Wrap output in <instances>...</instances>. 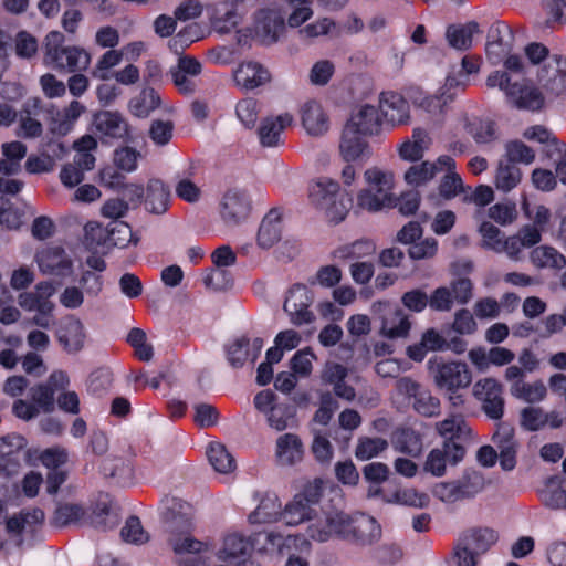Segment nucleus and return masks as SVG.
I'll list each match as a JSON object with an SVG mask.
<instances>
[{
	"mask_svg": "<svg viewBox=\"0 0 566 566\" xmlns=\"http://www.w3.org/2000/svg\"><path fill=\"white\" fill-rule=\"evenodd\" d=\"M467 87V81H460L454 75L446 78L444 85L436 95H424L419 93L411 97L415 106L426 111L429 114L438 115L443 113L444 107L457 96L458 90Z\"/></svg>",
	"mask_w": 566,
	"mask_h": 566,
	"instance_id": "13",
	"label": "nucleus"
},
{
	"mask_svg": "<svg viewBox=\"0 0 566 566\" xmlns=\"http://www.w3.org/2000/svg\"><path fill=\"white\" fill-rule=\"evenodd\" d=\"M87 237L96 240L97 243L102 241L108 242L115 247L125 248L128 244H137L138 238L135 237L130 227L123 221H112L104 231L98 222L91 221L84 227Z\"/></svg>",
	"mask_w": 566,
	"mask_h": 566,
	"instance_id": "14",
	"label": "nucleus"
},
{
	"mask_svg": "<svg viewBox=\"0 0 566 566\" xmlns=\"http://www.w3.org/2000/svg\"><path fill=\"white\" fill-rule=\"evenodd\" d=\"M316 360V355L311 347H305L297 350L290 361V367L294 375L301 378H306L313 370V361Z\"/></svg>",
	"mask_w": 566,
	"mask_h": 566,
	"instance_id": "60",
	"label": "nucleus"
},
{
	"mask_svg": "<svg viewBox=\"0 0 566 566\" xmlns=\"http://www.w3.org/2000/svg\"><path fill=\"white\" fill-rule=\"evenodd\" d=\"M388 448V442L382 438H359L355 449V455L358 460L367 461L384 452Z\"/></svg>",
	"mask_w": 566,
	"mask_h": 566,
	"instance_id": "57",
	"label": "nucleus"
},
{
	"mask_svg": "<svg viewBox=\"0 0 566 566\" xmlns=\"http://www.w3.org/2000/svg\"><path fill=\"white\" fill-rule=\"evenodd\" d=\"M479 24L470 21L462 25H451L447 30V39L451 46L458 50H465L472 45L473 35L479 33Z\"/></svg>",
	"mask_w": 566,
	"mask_h": 566,
	"instance_id": "47",
	"label": "nucleus"
},
{
	"mask_svg": "<svg viewBox=\"0 0 566 566\" xmlns=\"http://www.w3.org/2000/svg\"><path fill=\"white\" fill-rule=\"evenodd\" d=\"M44 521L40 509H25L7 521V531L13 536L33 535Z\"/></svg>",
	"mask_w": 566,
	"mask_h": 566,
	"instance_id": "28",
	"label": "nucleus"
},
{
	"mask_svg": "<svg viewBox=\"0 0 566 566\" xmlns=\"http://www.w3.org/2000/svg\"><path fill=\"white\" fill-rule=\"evenodd\" d=\"M122 60L123 53H120L119 50L106 51L97 61V64L93 71V76L102 81L109 80L113 76L111 69L118 65Z\"/></svg>",
	"mask_w": 566,
	"mask_h": 566,
	"instance_id": "62",
	"label": "nucleus"
},
{
	"mask_svg": "<svg viewBox=\"0 0 566 566\" xmlns=\"http://www.w3.org/2000/svg\"><path fill=\"white\" fill-rule=\"evenodd\" d=\"M104 282L99 274L85 270L82 272L78 285H67L59 295L60 304L67 310L80 308L88 298L97 297L103 291Z\"/></svg>",
	"mask_w": 566,
	"mask_h": 566,
	"instance_id": "10",
	"label": "nucleus"
},
{
	"mask_svg": "<svg viewBox=\"0 0 566 566\" xmlns=\"http://www.w3.org/2000/svg\"><path fill=\"white\" fill-rule=\"evenodd\" d=\"M169 191L160 180H150L147 185L145 206L153 213L161 214L168 209Z\"/></svg>",
	"mask_w": 566,
	"mask_h": 566,
	"instance_id": "45",
	"label": "nucleus"
},
{
	"mask_svg": "<svg viewBox=\"0 0 566 566\" xmlns=\"http://www.w3.org/2000/svg\"><path fill=\"white\" fill-rule=\"evenodd\" d=\"M207 457L213 469L222 474L234 471L235 461L227 448L220 442H211L207 449Z\"/></svg>",
	"mask_w": 566,
	"mask_h": 566,
	"instance_id": "50",
	"label": "nucleus"
},
{
	"mask_svg": "<svg viewBox=\"0 0 566 566\" xmlns=\"http://www.w3.org/2000/svg\"><path fill=\"white\" fill-rule=\"evenodd\" d=\"M463 500L472 499L486 486L484 475L479 471H469L461 479L455 480Z\"/></svg>",
	"mask_w": 566,
	"mask_h": 566,
	"instance_id": "56",
	"label": "nucleus"
},
{
	"mask_svg": "<svg viewBox=\"0 0 566 566\" xmlns=\"http://www.w3.org/2000/svg\"><path fill=\"white\" fill-rule=\"evenodd\" d=\"M543 503L553 510L566 509V491L555 481H548L541 492Z\"/></svg>",
	"mask_w": 566,
	"mask_h": 566,
	"instance_id": "58",
	"label": "nucleus"
},
{
	"mask_svg": "<svg viewBox=\"0 0 566 566\" xmlns=\"http://www.w3.org/2000/svg\"><path fill=\"white\" fill-rule=\"evenodd\" d=\"M514 35L504 22L493 23L488 32L485 53L492 64H500L513 49Z\"/></svg>",
	"mask_w": 566,
	"mask_h": 566,
	"instance_id": "16",
	"label": "nucleus"
},
{
	"mask_svg": "<svg viewBox=\"0 0 566 566\" xmlns=\"http://www.w3.org/2000/svg\"><path fill=\"white\" fill-rule=\"evenodd\" d=\"M541 242L536 228L522 227L514 235L505 238L501 242V250L512 260H520L523 249L531 248Z\"/></svg>",
	"mask_w": 566,
	"mask_h": 566,
	"instance_id": "30",
	"label": "nucleus"
},
{
	"mask_svg": "<svg viewBox=\"0 0 566 566\" xmlns=\"http://www.w3.org/2000/svg\"><path fill=\"white\" fill-rule=\"evenodd\" d=\"M521 208L526 219L532 221V224H525L524 227H534L542 238V232L551 221V210L543 205L532 206L527 198L524 196L521 201Z\"/></svg>",
	"mask_w": 566,
	"mask_h": 566,
	"instance_id": "53",
	"label": "nucleus"
},
{
	"mask_svg": "<svg viewBox=\"0 0 566 566\" xmlns=\"http://www.w3.org/2000/svg\"><path fill=\"white\" fill-rule=\"evenodd\" d=\"M301 334L295 329H285L280 332L274 338V346L266 350L269 363H279L284 352L295 349L301 344Z\"/></svg>",
	"mask_w": 566,
	"mask_h": 566,
	"instance_id": "42",
	"label": "nucleus"
},
{
	"mask_svg": "<svg viewBox=\"0 0 566 566\" xmlns=\"http://www.w3.org/2000/svg\"><path fill=\"white\" fill-rule=\"evenodd\" d=\"M282 223L281 212L277 209L270 210L261 221L256 233V244L260 249H271L281 239Z\"/></svg>",
	"mask_w": 566,
	"mask_h": 566,
	"instance_id": "33",
	"label": "nucleus"
},
{
	"mask_svg": "<svg viewBox=\"0 0 566 566\" xmlns=\"http://www.w3.org/2000/svg\"><path fill=\"white\" fill-rule=\"evenodd\" d=\"M448 349V340L443 334L431 327L426 329L420 342L407 348V355L415 361H422L429 352H443Z\"/></svg>",
	"mask_w": 566,
	"mask_h": 566,
	"instance_id": "32",
	"label": "nucleus"
},
{
	"mask_svg": "<svg viewBox=\"0 0 566 566\" xmlns=\"http://www.w3.org/2000/svg\"><path fill=\"white\" fill-rule=\"evenodd\" d=\"M263 345V339L260 337L253 339L239 337L227 347L228 360L233 367H241L248 360L253 363L259 357Z\"/></svg>",
	"mask_w": 566,
	"mask_h": 566,
	"instance_id": "25",
	"label": "nucleus"
},
{
	"mask_svg": "<svg viewBox=\"0 0 566 566\" xmlns=\"http://www.w3.org/2000/svg\"><path fill=\"white\" fill-rule=\"evenodd\" d=\"M346 526L343 541L359 545H370L381 536V527L378 522L364 513L348 514L345 512Z\"/></svg>",
	"mask_w": 566,
	"mask_h": 566,
	"instance_id": "11",
	"label": "nucleus"
},
{
	"mask_svg": "<svg viewBox=\"0 0 566 566\" xmlns=\"http://www.w3.org/2000/svg\"><path fill=\"white\" fill-rule=\"evenodd\" d=\"M516 75L507 72L495 71L486 78V85L491 88L499 87L505 93L507 102L514 107L527 111H538L544 105L542 93L525 80H518Z\"/></svg>",
	"mask_w": 566,
	"mask_h": 566,
	"instance_id": "4",
	"label": "nucleus"
},
{
	"mask_svg": "<svg viewBox=\"0 0 566 566\" xmlns=\"http://www.w3.org/2000/svg\"><path fill=\"white\" fill-rule=\"evenodd\" d=\"M371 313L381 321L380 335L396 339L408 336L411 323L408 315L389 301H377L371 305Z\"/></svg>",
	"mask_w": 566,
	"mask_h": 566,
	"instance_id": "9",
	"label": "nucleus"
},
{
	"mask_svg": "<svg viewBox=\"0 0 566 566\" xmlns=\"http://www.w3.org/2000/svg\"><path fill=\"white\" fill-rule=\"evenodd\" d=\"M43 63L57 71H84L91 63L90 54L78 46L64 45V35L52 31L45 36Z\"/></svg>",
	"mask_w": 566,
	"mask_h": 566,
	"instance_id": "3",
	"label": "nucleus"
},
{
	"mask_svg": "<svg viewBox=\"0 0 566 566\" xmlns=\"http://www.w3.org/2000/svg\"><path fill=\"white\" fill-rule=\"evenodd\" d=\"M175 125L170 120L155 119L151 122L148 135L153 144L158 147L166 146L174 136Z\"/></svg>",
	"mask_w": 566,
	"mask_h": 566,
	"instance_id": "63",
	"label": "nucleus"
},
{
	"mask_svg": "<svg viewBox=\"0 0 566 566\" xmlns=\"http://www.w3.org/2000/svg\"><path fill=\"white\" fill-rule=\"evenodd\" d=\"M301 123L306 134L313 137L325 135L329 129V116L316 99L304 102L300 108Z\"/></svg>",
	"mask_w": 566,
	"mask_h": 566,
	"instance_id": "21",
	"label": "nucleus"
},
{
	"mask_svg": "<svg viewBox=\"0 0 566 566\" xmlns=\"http://www.w3.org/2000/svg\"><path fill=\"white\" fill-rule=\"evenodd\" d=\"M363 135L345 127L339 142V154L347 161L364 160L370 156L369 144Z\"/></svg>",
	"mask_w": 566,
	"mask_h": 566,
	"instance_id": "31",
	"label": "nucleus"
},
{
	"mask_svg": "<svg viewBox=\"0 0 566 566\" xmlns=\"http://www.w3.org/2000/svg\"><path fill=\"white\" fill-rule=\"evenodd\" d=\"M381 125L378 107L361 104L354 108L345 127L364 136L378 134Z\"/></svg>",
	"mask_w": 566,
	"mask_h": 566,
	"instance_id": "24",
	"label": "nucleus"
},
{
	"mask_svg": "<svg viewBox=\"0 0 566 566\" xmlns=\"http://www.w3.org/2000/svg\"><path fill=\"white\" fill-rule=\"evenodd\" d=\"M98 132L111 137H122L127 133V125L123 117L113 112H102L95 117Z\"/></svg>",
	"mask_w": 566,
	"mask_h": 566,
	"instance_id": "51",
	"label": "nucleus"
},
{
	"mask_svg": "<svg viewBox=\"0 0 566 566\" xmlns=\"http://www.w3.org/2000/svg\"><path fill=\"white\" fill-rule=\"evenodd\" d=\"M284 31V17L275 9L260 10L255 17L254 33L265 44L277 41Z\"/></svg>",
	"mask_w": 566,
	"mask_h": 566,
	"instance_id": "23",
	"label": "nucleus"
},
{
	"mask_svg": "<svg viewBox=\"0 0 566 566\" xmlns=\"http://www.w3.org/2000/svg\"><path fill=\"white\" fill-rule=\"evenodd\" d=\"M428 369L433 384L440 391L464 390L472 382V373L469 366L461 360H444L434 357L428 360Z\"/></svg>",
	"mask_w": 566,
	"mask_h": 566,
	"instance_id": "5",
	"label": "nucleus"
},
{
	"mask_svg": "<svg viewBox=\"0 0 566 566\" xmlns=\"http://www.w3.org/2000/svg\"><path fill=\"white\" fill-rule=\"evenodd\" d=\"M275 460L282 467H291L302 461L304 446L298 436L283 433L275 441Z\"/></svg>",
	"mask_w": 566,
	"mask_h": 566,
	"instance_id": "29",
	"label": "nucleus"
},
{
	"mask_svg": "<svg viewBox=\"0 0 566 566\" xmlns=\"http://www.w3.org/2000/svg\"><path fill=\"white\" fill-rule=\"evenodd\" d=\"M464 127L475 142L480 144L490 143L495 137L494 124L490 120L474 117L467 119Z\"/></svg>",
	"mask_w": 566,
	"mask_h": 566,
	"instance_id": "59",
	"label": "nucleus"
},
{
	"mask_svg": "<svg viewBox=\"0 0 566 566\" xmlns=\"http://www.w3.org/2000/svg\"><path fill=\"white\" fill-rule=\"evenodd\" d=\"M264 417L269 427L276 431H284L297 423L295 408L283 402H277Z\"/></svg>",
	"mask_w": 566,
	"mask_h": 566,
	"instance_id": "44",
	"label": "nucleus"
},
{
	"mask_svg": "<svg viewBox=\"0 0 566 566\" xmlns=\"http://www.w3.org/2000/svg\"><path fill=\"white\" fill-rule=\"evenodd\" d=\"M413 409L424 417H434L440 413V400L422 388L413 399Z\"/></svg>",
	"mask_w": 566,
	"mask_h": 566,
	"instance_id": "64",
	"label": "nucleus"
},
{
	"mask_svg": "<svg viewBox=\"0 0 566 566\" xmlns=\"http://www.w3.org/2000/svg\"><path fill=\"white\" fill-rule=\"evenodd\" d=\"M339 192L340 188L337 181L322 177L311 184L308 198L317 209L323 210Z\"/></svg>",
	"mask_w": 566,
	"mask_h": 566,
	"instance_id": "40",
	"label": "nucleus"
},
{
	"mask_svg": "<svg viewBox=\"0 0 566 566\" xmlns=\"http://www.w3.org/2000/svg\"><path fill=\"white\" fill-rule=\"evenodd\" d=\"M313 296L305 285L296 284L290 291L284 302V311L294 325L310 324L315 316L310 311Z\"/></svg>",
	"mask_w": 566,
	"mask_h": 566,
	"instance_id": "15",
	"label": "nucleus"
},
{
	"mask_svg": "<svg viewBox=\"0 0 566 566\" xmlns=\"http://www.w3.org/2000/svg\"><path fill=\"white\" fill-rule=\"evenodd\" d=\"M395 176L390 170L370 167L364 171V187L357 192L355 209L380 212L396 205Z\"/></svg>",
	"mask_w": 566,
	"mask_h": 566,
	"instance_id": "2",
	"label": "nucleus"
},
{
	"mask_svg": "<svg viewBox=\"0 0 566 566\" xmlns=\"http://www.w3.org/2000/svg\"><path fill=\"white\" fill-rule=\"evenodd\" d=\"M436 429L444 441L459 440L465 442L472 437V430L461 415H451L437 422Z\"/></svg>",
	"mask_w": 566,
	"mask_h": 566,
	"instance_id": "38",
	"label": "nucleus"
},
{
	"mask_svg": "<svg viewBox=\"0 0 566 566\" xmlns=\"http://www.w3.org/2000/svg\"><path fill=\"white\" fill-rule=\"evenodd\" d=\"M252 544L249 538L239 533L228 534L223 539V545L218 552L219 559L228 564L249 558Z\"/></svg>",
	"mask_w": 566,
	"mask_h": 566,
	"instance_id": "37",
	"label": "nucleus"
},
{
	"mask_svg": "<svg viewBox=\"0 0 566 566\" xmlns=\"http://www.w3.org/2000/svg\"><path fill=\"white\" fill-rule=\"evenodd\" d=\"M429 495L412 488L399 489L384 495V502L422 509L429 504Z\"/></svg>",
	"mask_w": 566,
	"mask_h": 566,
	"instance_id": "46",
	"label": "nucleus"
},
{
	"mask_svg": "<svg viewBox=\"0 0 566 566\" xmlns=\"http://www.w3.org/2000/svg\"><path fill=\"white\" fill-rule=\"evenodd\" d=\"M523 137L539 144H547L554 147L556 153H566V144L559 143L551 130L542 125H535L526 128Z\"/></svg>",
	"mask_w": 566,
	"mask_h": 566,
	"instance_id": "61",
	"label": "nucleus"
},
{
	"mask_svg": "<svg viewBox=\"0 0 566 566\" xmlns=\"http://www.w3.org/2000/svg\"><path fill=\"white\" fill-rule=\"evenodd\" d=\"M251 205L247 193L242 190H228L220 203L222 220L229 226L242 222L250 213Z\"/></svg>",
	"mask_w": 566,
	"mask_h": 566,
	"instance_id": "20",
	"label": "nucleus"
},
{
	"mask_svg": "<svg viewBox=\"0 0 566 566\" xmlns=\"http://www.w3.org/2000/svg\"><path fill=\"white\" fill-rule=\"evenodd\" d=\"M347 520H345V512L337 509L324 510L319 514L315 512L305 530L303 535H289L283 537L281 534L269 532L259 534L256 541L264 538L266 545L261 549L266 552L282 553L283 547H295L300 552H310L312 548L311 542L327 543L334 539H343L344 530Z\"/></svg>",
	"mask_w": 566,
	"mask_h": 566,
	"instance_id": "1",
	"label": "nucleus"
},
{
	"mask_svg": "<svg viewBox=\"0 0 566 566\" xmlns=\"http://www.w3.org/2000/svg\"><path fill=\"white\" fill-rule=\"evenodd\" d=\"M539 84L551 94L559 95L566 88V60L553 55L538 70Z\"/></svg>",
	"mask_w": 566,
	"mask_h": 566,
	"instance_id": "19",
	"label": "nucleus"
},
{
	"mask_svg": "<svg viewBox=\"0 0 566 566\" xmlns=\"http://www.w3.org/2000/svg\"><path fill=\"white\" fill-rule=\"evenodd\" d=\"M0 174L4 176L15 175L21 170V160L27 155V146L18 140L4 143L1 146Z\"/></svg>",
	"mask_w": 566,
	"mask_h": 566,
	"instance_id": "39",
	"label": "nucleus"
},
{
	"mask_svg": "<svg viewBox=\"0 0 566 566\" xmlns=\"http://www.w3.org/2000/svg\"><path fill=\"white\" fill-rule=\"evenodd\" d=\"M449 169H455V161L452 157L442 155L436 161L426 160L412 165L405 172V180L408 185L418 187L432 180L437 174Z\"/></svg>",
	"mask_w": 566,
	"mask_h": 566,
	"instance_id": "17",
	"label": "nucleus"
},
{
	"mask_svg": "<svg viewBox=\"0 0 566 566\" xmlns=\"http://www.w3.org/2000/svg\"><path fill=\"white\" fill-rule=\"evenodd\" d=\"M202 71L198 60L191 56H182L178 60L175 69L171 70L174 84L182 94H191L196 90L197 77Z\"/></svg>",
	"mask_w": 566,
	"mask_h": 566,
	"instance_id": "26",
	"label": "nucleus"
},
{
	"mask_svg": "<svg viewBox=\"0 0 566 566\" xmlns=\"http://www.w3.org/2000/svg\"><path fill=\"white\" fill-rule=\"evenodd\" d=\"M292 122L293 116L290 113L264 118L259 128V138L262 146L273 147L279 145L282 132L290 126Z\"/></svg>",
	"mask_w": 566,
	"mask_h": 566,
	"instance_id": "34",
	"label": "nucleus"
},
{
	"mask_svg": "<svg viewBox=\"0 0 566 566\" xmlns=\"http://www.w3.org/2000/svg\"><path fill=\"white\" fill-rule=\"evenodd\" d=\"M391 444L398 452L418 457L422 451L421 436L410 428L397 429L391 436Z\"/></svg>",
	"mask_w": 566,
	"mask_h": 566,
	"instance_id": "41",
	"label": "nucleus"
},
{
	"mask_svg": "<svg viewBox=\"0 0 566 566\" xmlns=\"http://www.w3.org/2000/svg\"><path fill=\"white\" fill-rule=\"evenodd\" d=\"M352 207L349 196L340 191L322 211L329 223L338 224L346 219Z\"/></svg>",
	"mask_w": 566,
	"mask_h": 566,
	"instance_id": "55",
	"label": "nucleus"
},
{
	"mask_svg": "<svg viewBox=\"0 0 566 566\" xmlns=\"http://www.w3.org/2000/svg\"><path fill=\"white\" fill-rule=\"evenodd\" d=\"M238 86L255 88L270 81L269 71L258 62H244L238 66L233 74Z\"/></svg>",
	"mask_w": 566,
	"mask_h": 566,
	"instance_id": "35",
	"label": "nucleus"
},
{
	"mask_svg": "<svg viewBox=\"0 0 566 566\" xmlns=\"http://www.w3.org/2000/svg\"><path fill=\"white\" fill-rule=\"evenodd\" d=\"M531 262L538 269L559 270L566 265V258L555 248L539 245L532 250Z\"/></svg>",
	"mask_w": 566,
	"mask_h": 566,
	"instance_id": "43",
	"label": "nucleus"
},
{
	"mask_svg": "<svg viewBox=\"0 0 566 566\" xmlns=\"http://www.w3.org/2000/svg\"><path fill=\"white\" fill-rule=\"evenodd\" d=\"M191 527L192 523L190 520H186L180 528L177 527V525L174 527L169 543L177 555H200L209 549L208 543L198 541L191 536Z\"/></svg>",
	"mask_w": 566,
	"mask_h": 566,
	"instance_id": "27",
	"label": "nucleus"
},
{
	"mask_svg": "<svg viewBox=\"0 0 566 566\" xmlns=\"http://www.w3.org/2000/svg\"><path fill=\"white\" fill-rule=\"evenodd\" d=\"M521 178L522 172L518 167L509 161H500L495 175V187L503 192H509L521 182Z\"/></svg>",
	"mask_w": 566,
	"mask_h": 566,
	"instance_id": "54",
	"label": "nucleus"
},
{
	"mask_svg": "<svg viewBox=\"0 0 566 566\" xmlns=\"http://www.w3.org/2000/svg\"><path fill=\"white\" fill-rule=\"evenodd\" d=\"M323 494V482L315 479L308 482L302 491L296 493L283 507L282 520L289 526H297L304 522L310 523L314 516Z\"/></svg>",
	"mask_w": 566,
	"mask_h": 566,
	"instance_id": "6",
	"label": "nucleus"
},
{
	"mask_svg": "<svg viewBox=\"0 0 566 566\" xmlns=\"http://www.w3.org/2000/svg\"><path fill=\"white\" fill-rule=\"evenodd\" d=\"M97 147V142L91 135L83 136L80 140L74 143L76 154L73 164L83 169L84 171L92 170L95 165V157L92 151Z\"/></svg>",
	"mask_w": 566,
	"mask_h": 566,
	"instance_id": "52",
	"label": "nucleus"
},
{
	"mask_svg": "<svg viewBox=\"0 0 566 566\" xmlns=\"http://www.w3.org/2000/svg\"><path fill=\"white\" fill-rule=\"evenodd\" d=\"M34 261L43 275L63 280L74 274V261L61 245L49 244L39 249Z\"/></svg>",
	"mask_w": 566,
	"mask_h": 566,
	"instance_id": "8",
	"label": "nucleus"
},
{
	"mask_svg": "<svg viewBox=\"0 0 566 566\" xmlns=\"http://www.w3.org/2000/svg\"><path fill=\"white\" fill-rule=\"evenodd\" d=\"M499 534L490 527H474L468 530L455 549L457 564L459 566H478L479 559L493 545L496 544Z\"/></svg>",
	"mask_w": 566,
	"mask_h": 566,
	"instance_id": "7",
	"label": "nucleus"
},
{
	"mask_svg": "<svg viewBox=\"0 0 566 566\" xmlns=\"http://www.w3.org/2000/svg\"><path fill=\"white\" fill-rule=\"evenodd\" d=\"M510 391L513 397L530 403L542 401L547 392L542 380L534 382L514 381L511 385Z\"/></svg>",
	"mask_w": 566,
	"mask_h": 566,
	"instance_id": "48",
	"label": "nucleus"
},
{
	"mask_svg": "<svg viewBox=\"0 0 566 566\" xmlns=\"http://www.w3.org/2000/svg\"><path fill=\"white\" fill-rule=\"evenodd\" d=\"M282 517L283 506L280 499L273 493H268L260 500L256 509L249 514L248 520L251 524H265L277 522Z\"/></svg>",
	"mask_w": 566,
	"mask_h": 566,
	"instance_id": "36",
	"label": "nucleus"
},
{
	"mask_svg": "<svg viewBox=\"0 0 566 566\" xmlns=\"http://www.w3.org/2000/svg\"><path fill=\"white\" fill-rule=\"evenodd\" d=\"M160 105V96L154 88L146 87L129 102L133 115L145 118Z\"/></svg>",
	"mask_w": 566,
	"mask_h": 566,
	"instance_id": "49",
	"label": "nucleus"
},
{
	"mask_svg": "<svg viewBox=\"0 0 566 566\" xmlns=\"http://www.w3.org/2000/svg\"><path fill=\"white\" fill-rule=\"evenodd\" d=\"M87 339L88 334L84 323L74 315L66 317L57 332L59 343L71 355L82 352Z\"/></svg>",
	"mask_w": 566,
	"mask_h": 566,
	"instance_id": "18",
	"label": "nucleus"
},
{
	"mask_svg": "<svg viewBox=\"0 0 566 566\" xmlns=\"http://www.w3.org/2000/svg\"><path fill=\"white\" fill-rule=\"evenodd\" d=\"M379 107L388 125L395 127L409 124L410 106L402 95L395 92L381 93Z\"/></svg>",
	"mask_w": 566,
	"mask_h": 566,
	"instance_id": "22",
	"label": "nucleus"
},
{
	"mask_svg": "<svg viewBox=\"0 0 566 566\" xmlns=\"http://www.w3.org/2000/svg\"><path fill=\"white\" fill-rule=\"evenodd\" d=\"M472 394L482 403V410L494 420H500L504 412L502 385L492 377L479 379L472 388Z\"/></svg>",
	"mask_w": 566,
	"mask_h": 566,
	"instance_id": "12",
	"label": "nucleus"
}]
</instances>
